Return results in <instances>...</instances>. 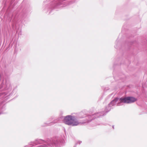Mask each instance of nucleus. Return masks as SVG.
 <instances>
[{
    "label": "nucleus",
    "mask_w": 147,
    "mask_h": 147,
    "mask_svg": "<svg viewBox=\"0 0 147 147\" xmlns=\"http://www.w3.org/2000/svg\"><path fill=\"white\" fill-rule=\"evenodd\" d=\"M63 122L68 125L75 126L78 124V123L75 117L71 115L65 117L63 119Z\"/></svg>",
    "instance_id": "obj_1"
},
{
    "label": "nucleus",
    "mask_w": 147,
    "mask_h": 147,
    "mask_svg": "<svg viewBox=\"0 0 147 147\" xmlns=\"http://www.w3.org/2000/svg\"><path fill=\"white\" fill-rule=\"evenodd\" d=\"M120 103H131L136 101L137 99L133 97H128L120 98Z\"/></svg>",
    "instance_id": "obj_2"
},
{
    "label": "nucleus",
    "mask_w": 147,
    "mask_h": 147,
    "mask_svg": "<svg viewBox=\"0 0 147 147\" xmlns=\"http://www.w3.org/2000/svg\"><path fill=\"white\" fill-rule=\"evenodd\" d=\"M118 100V98H116L115 100H113V101H117Z\"/></svg>",
    "instance_id": "obj_3"
}]
</instances>
